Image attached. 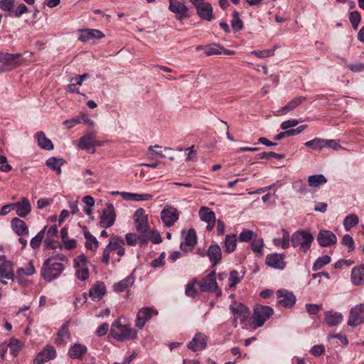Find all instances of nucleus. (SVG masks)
Here are the masks:
<instances>
[{"label":"nucleus","mask_w":364,"mask_h":364,"mask_svg":"<svg viewBox=\"0 0 364 364\" xmlns=\"http://www.w3.org/2000/svg\"><path fill=\"white\" fill-rule=\"evenodd\" d=\"M231 26L235 31H240L243 28V23L239 16V13L237 11H233Z\"/></svg>","instance_id":"nucleus-49"},{"label":"nucleus","mask_w":364,"mask_h":364,"mask_svg":"<svg viewBox=\"0 0 364 364\" xmlns=\"http://www.w3.org/2000/svg\"><path fill=\"white\" fill-rule=\"evenodd\" d=\"M215 271L206 275L199 284L200 290L203 292L214 293L216 296H222V290L217 283Z\"/></svg>","instance_id":"nucleus-5"},{"label":"nucleus","mask_w":364,"mask_h":364,"mask_svg":"<svg viewBox=\"0 0 364 364\" xmlns=\"http://www.w3.org/2000/svg\"><path fill=\"white\" fill-rule=\"evenodd\" d=\"M20 53H9L1 52V63L4 65H11L12 63L18 65L21 62L18 60L21 57Z\"/></svg>","instance_id":"nucleus-35"},{"label":"nucleus","mask_w":364,"mask_h":364,"mask_svg":"<svg viewBox=\"0 0 364 364\" xmlns=\"http://www.w3.org/2000/svg\"><path fill=\"white\" fill-rule=\"evenodd\" d=\"M7 346L10 348L11 353L14 356H16L22 349L20 341L14 338L10 339Z\"/></svg>","instance_id":"nucleus-44"},{"label":"nucleus","mask_w":364,"mask_h":364,"mask_svg":"<svg viewBox=\"0 0 364 364\" xmlns=\"http://www.w3.org/2000/svg\"><path fill=\"white\" fill-rule=\"evenodd\" d=\"M95 134L90 133L80 138L78 146L81 149H86L92 154L95 151Z\"/></svg>","instance_id":"nucleus-22"},{"label":"nucleus","mask_w":364,"mask_h":364,"mask_svg":"<svg viewBox=\"0 0 364 364\" xmlns=\"http://www.w3.org/2000/svg\"><path fill=\"white\" fill-rule=\"evenodd\" d=\"M65 161L63 159L50 157L46 161V165L52 169L56 171L58 174L61 173V166L64 164Z\"/></svg>","instance_id":"nucleus-41"},{"label":"nucleus","mask_w":364,"mask_h":364,"mask_svg":"<svg viewBox=\"0 0 364 364\" xmlns=\"http://www.w3.org/2000/svg\"><path fill=\"white\" fill-rule=\"evenodd\" d=\"M110 333L118 341L132 340L136 338V331L129 325H122L119 318L116 319L111 326Z\"/></svg>","instance_id":"nucleus-2"},{"label":"nucleus","mask_w":364,"mask_h":364,"mask_svg":"<svg viewBox=\"0 0 364 364\" xmlns=\"http://www.w3.org/2000/svg\"><path fill=\"white\" fill-rule=\"evenodd\" d=\"M120 196H122V197L124 200H130V201L150 200L153 198L152 195L148 194V193L139 194V193H128V192H122V193H120Z\"/></svg>","instance_id":"nucleus-30"},{"label":"nucleus","mask_w":364,"mask_h":364,"mask_svg":"<svg viewBox=\"0 0 364 364\" xmlns=\"http://www.w3.org/2000/svg\"><path fill=\"white\" fill-rule=\"evenodd\" d=\"M46 227H45L42 230H41L34 237H33L31 240V246L33 249L38 248L43 239Z\"/></svg>","instance_id":"nucleus-50"},{"label":"nucleus","mask_w":364,"mask_h":364,"mask_svg":"<svg viewBox=\"0 0 364 364\" xmlns=\"http://www.w3.org/2000/svg\"><path fill=\"white\" fill-rule=\"evenodd\" d=\"M243 278V275L240 277L239 272L236 270H232L230 272L229 277V287L230 288L235 287L237 284H239Z\"/></svg>","instance_id":"nucleus-47"},{"label":"nucleus","mask_w":364,"mask_h":364,"mask_svg":"<svg viewBox=\"0 0 364 364\" xmlns=\"http://www.w3.org/2000/svg\"><path fill=\"white\" fill-rule=\"evenodd\" d=\"M350 279L355 286L364 284V265L355 267L352 269Z\"/></svg>","instance_id":"nucleus-29"},{"label":"nucleus","mask_w":364,"mask_h":364,"mask_svg":"<svg viewBox=\"0 0 364 364\" xmlns=\"http://www.w3.org/2000/svg\"><path fill=\"white\" fill-rule=\"evenodd\" d=\"M313 235L307 230H298L291 237V245L294 247H299L301 251H308L314 241Z\"/></svg>","instance_id":"nucleus-3"},{"label":"nucleus","mask_w":364,"mask_h":364,"mask_svg":"<svg viewBox=\"0 0 364 364\" xmlns=\"http://www.w3.org/2000/svg\"><path fill=\"white\" fill-rule=\"evenodd\" d=\"M116 214L113 204L109 203L107 208L102 210L100 218V225L102 228H108L114 223Z\"/></svg>","instance_id":"nucleus-10"},{"label":"nucleus","mask_w":364,"mask_h":364,"mask_svg":"<svg viewBox=\"0 0 364 364\" xmlns=\"http://www.w3.org/2000/svg\"><path fill=\"white\" fill-rule=\"evenodd\" d=\"M28 11V7L24 4H20L16 7V9L14 11V15L15 17L19 18L23 14H26Z\"/></svg>","instance_id":"nucleus-59"},{"label":"nucleus","mask_w":364,"mask_h":364,"mask_svg":"<svg viewBox=\"0 0 364 364\" xmlns=\"http://www.w3.org/2000/svg\"><path fill=\"white\" fill-rule=\"evenodd\" d=\"M185 293L186 295L191 297H194L196 295L197 291L195 288V283L193 282H191L187 284Z\"/></svg>","instance_id":"nucleus-60"},{"label":"nucleus","mask_w":364,"mask_h":364,"mask_svg":"<svg viewBox=\"0 0 364 364\" xmlns=\"http://www.w3.org/2000/svg\"><path fill=\"white\" fill-rule=\"evenodd\" d=\"M36 137L37 139L38 145L43 149L45 150H53V144L52 141L46 136V134L43 132H38L36 134Z\"/></svg>","instance_id":"nucleus-34"},{"label":"nucleus","mask_w":364,"mask_h":364,"mask_svg":"<svg viewBox=\"0 0 364 364\" xmlns=\"http://www.w3.org/2000/svg\"><path fill=\"white\" fill-rule=\"evenodd\" d=\"M87 353V347L80 343H75L69 350L68 355L73 359H80Z\"/></svg>","instance_id":"nucleus-33"},{"label":"nucleus","mask_w":364,"mask_h":364,"mask_svg":"<svg viewBox=\"0 0 364 364\" xmlns=\"http://www.w3.org/2000/svg\"><path fill=\"white\" fill-rule=\"evenodd\" d=\"M284 258V254H269L266 257L265 263L273 268L283 269L286 266Z\"/></svg>","instance_id":"nucleus-19"},{"label":"nucleus","mask_w":364,"mask_h":364,"mask_svg":"<svg viewBox=\"0 0 364 364\" xmlns=\"http://www.w3.org/2000/svg\"><path fill=\"white\" fill-rule=\"evenodd\" d=\"M343 320L341 313L327 311L325 313V321L328 326H335L341 323Z\"/></svg>","instance_id":"nucleus-31"},{"label":"nucleus","mask_w":364,"mask_h":364,"mask_svg":"<svg viewBox=\"0 0 364 364\" xmlns=\"http://www.w3.org/2000/svg\"><path fill=\"white\" fill-rule=\"evenodd\" d=\"M13 210H16L20 218H26L31 211V205L27 198H22L21 201L13 203Z\"/></svg>","instance_id":"nucleus-18"},{"label":"nucleus","mask_w":364,"mask_h":364,"mask_svg":"<svg viewBox=\"0 0 364 364\" xmlns=\"http://www.w3.org/2000/svg\"><path fill=\"white\" fill-rule=\"evenodd\" d=\"M206 346L207 337L201 333H197L188 343L187 347L193 351H198L205 349Z\"/></svg>","instance_id":"nucleus-20"},{"label":"nucleus","mask_w":364,"mask_h":364,"mask_svg":"<svg viewBox=\"0 0 364 364\" xmlns=\"http://www.w3.org/2000/svg\"><path fill=\"white\" fill-rule=\"evenodd\" d=\"M134 281H135V278L132 273L129 276L126 277L125 279L116 283L113 286L114 291H117V292H122V291H125L127 288L132 287L134 284Z\"/></svg>","instance_id":"nucleus-32"},{"label":"nucleus","mask_w":364,"mask_h":364,"mask_svg":"<svg viewBox=\"0 0 364 364\" xmlns=\"http://www.w3.org/2000/svg\"><path fill=\"white\" fill-rule=\"evenodd\" d=\"M65 267L62 262H57L56 258L46 259L41 268V276L47 282L57 279L63 272Z\"/></svg>","instance_id":"nucleus-1"},{"label":"nucleus","mask_w":364,"mask_h":364,"mask_svg":"<svg viewBox=\"0 0 364 364\" xmlns=\"http://www.w3.org/2000/svg\"><path fill=\"white\" fill-rule=\"evenodd\" d=\"M158 311L154 309L152 307H144L139 310L137 315H136V319L135 325L136 326L141 329L146 322L149 321L153 316L157 315Z\"/></svg>","instance_id":"nucleus-12"},{"label":"nucleus","mask_w":364,"mask_h":364,"mask_svg":"<svg viewBox=\"0 0 364 364\" xmlns=\"http://www.w3.org/2000/svg\"><path fill=\"white\" fill-rule=\"evenodd\" d=\"M168 9L176 15L177 20L181 21L188 16V7L177 0H168Z\"/></svg>","instance_id":"nucleus-13"},{"label":"nucleus","mask_w":364,"mask_h":364,"mask_svg":"<svg viewBox=\"0 0 364 364\" xmlns=\"http://www.w3.org/2000/svg\"><path fill=\"white\" fill-rule=\"evenodd\" d=\"M15 274L11 262L6 260L0 264V282L6 284V279L14 280Z\"/></svg>","instance_id":"nucleus-14"},{"label":"nucleus","mask_w":364,"mask_h":364,"mask_svg":"<svg viewBox=\"0 0 364 364\" xmlns=\"http://www.w3.org/2000/svg\"><path fill=\"white\" fill-rule=\"evenodd\" d=\"M306 100V97H296L289 102L284 107H282L280 111L282 112L292 111L305 102Z\"/></svg>","instance_id":"nucleus-36"},{"label":"nucleus","mask_w":364,"mask_h":364,"mask_svg":"<svg viewBox=\"0 0 364 364\" xmlns=\"http://www.w3.org/2000/svg\"><path fill=\"white\" fill-rule=\"evenodd\" d=\"M87 263V258L83 254L77 256L74 259V267L76 268L75 274L80 280L85 281L90 277Z\"/></svg>","instance_id":"nucleus-8"},{"label":"nucleus","mask_w":364,"mask_h":364,"mask_svg":"<svg viewBox=\"0 0 364 364\" xmlns=\"http://www.w3.org/2000/svg\"><path fill=\"white\" fill-rule=\"evenodd\" d=\"M11 226L16 235L21 237L28 236V228L23 220L18 218H14L11 221Z\"/></svg>","instance_id":"nucleus-23"},{"label":"nucleus","mask_w":364,"mask_h":364,"mask_svg":"<svg viewBox=\"0 0 364 364\" xmlns=\"http://www.w3.org/2000/svg\"><path fill=\"white\" fill-rule=\"evenodd\" d=\"M36 273V269L33 261H30L27 263L25 267H21L17 269L16 274L19 277L24 276H31Z\"/></svg>","instance_id":"nucleus-40"},{"label":"nucleus","mask_w":364,"mask_h":364,"mask_svg":"<svg viewBox=\"0 0 364 364\" xmlns=\"http://www.w3.org/2000/svg\"><path fill=\"white\" fill-rule=\"evenodd\" d=\"M264 243L262 239L254 240L251 244V248L255 253H262Z\"/></svg>","instance_id":"nucleus-54"},{"label":"nucleus","mask_w":364,"mask_h":364,"mask_svg":"<svg viewBox=\"0 0 364 364\" xmlns=\"http://www.w3.org/2000/svg\"><path fill=\"white\" fill-rule=\"evenodd\" d=\"M282 238H274L273 243L275 246L281 247L282 249H287L289 247V233L285 229H282Z\"/></svg>","instance_id":"nucleus-39"},{"label":"nucleus","mask_w":364,"mask_h":364,"mask_svg":"<svg viewBox=\"0 0 364 364\" xmlns=\"http://www.w3.org/2000/svg\"><path fill=\"white\" fill-rule=\"evenodd\" d=\"M127 244L130 246H134L137 243V237L135 234L129 232L125 235Z\"/></svg>","instance_id":"nucleus-63"},{"label":"nucleus","mask_w":364,"mask_h":364,"mask_svg":"<svg viewBox=\"0 0 364 364\" xmlns=\"http://www.w3.org/2000/svg\"><path fill=\"white\" fill-rule=\"evenodd\" d=\"M317 241L321 247H328L336 243L337 237L333 232L321 230L318 234Z\"/></svg>","instance_id":"nucleus-15"},{"label":"nucleus","mask_w":364,"mask_h":364,"mask_svg":"<svg viewBox=\"0 0 364 364\" xmlns=\"http://www.w3.org/2000/svg\"><path fill=\"white\" fill-rule=\"evenodd\" d=\"M56 356V351L51 346H46L33 360V364H43Z\"/></svg>","instance_id":"nucleus-17"},{"label":"nucleus","mask_w":364,"mask_h":364,"mask_svg":"<svg viewBox=\"0 0 364 364\" xmlns=\"http://www.w3.org/2000/svg\"><path fill=\"white\" fill-rule=\"evenodd\" d=\"M196 7L197 14L203 20L210 21L214 18L212 5L204 0H190Z\"/></svg>","instance_id":"nucleus-6"},{"label":"nucleus","mask_w":364,"mask_h":364,"mask_svg":"<svg viewBox=\"0 0 364 364\" xmlns=\"http://www.w3.org/2000/svg\"><path fill=\"white\" fill-rule=\"evenodd\" d=\"M273 313V309L269 306L256 305L252 317V327L256 329L262 326Z\"/></svg>","instance_id":"nucleus-4"},{"label":"nucleus","mask_w":364,"mask_h":364,"mask_svg":"<svg viewBox=\"0 0 364 364\" xmlns=\"http://www.w3.org/2000/svg\"><path fill=\"white\" fill-rule=\"evenodd\" d=\"M349 20L354 29H357L361 20V16L358 11H352L349 14Z\"/></svg>","instance_id":"nucleus-53"},{"label":"nucleus","mask_w":364,"mask_h":364,"mask_svg":"<svg viewBox=\"0 0 364 364\" xmlns=\"http://www.w3.org/2000/svg\"><path fill=\"white\" fill-rule=\"evenodd\" d=\"M232 312L243 321L250 314L249 309L242 303H234L230 306Z\"/></svg>","instance_id":"nucleus-27"},{"label":"nucleus","mask_w":364,"mask_h":364,"mask_svg":"<svg viewBox=\"0 0 364 364\" xmlns=\"http://www.w3.org/2000/svg\"><path fill=\"white\" fill-rule=\"evenodd\" d=\"M207 255L212 263L213 267L218 264L222 258V252L218 245H210L207 251Z\"/></svg>","instance_id":"nucleus-26"},{"label":"nucleus","mask_w":364,"mask_h":364,"mask_svg":"<svg viewBox=\"0 0 364 364\" xmlns=\"http://www.w3.org/2000/svg\"><path fill=\"white\" fill-rule=\"evenodd\" d=\"M104 37V34L99 30L85 29L80 31L79 40L82 42H87L93 38L100 39Z\"/></svg>","instance_id":"nucleus-28"},{"label":"nucleus","mask_w":364,"mask_h":364,"mask_svg":"<svg viewBox=\"0 0 364 364\" xmlns=\"http://www.w3.org/2000/svg\"><path fill=\"white\" fill-rule=\"evenodd\" d=\"M359 219L355 214L348 215L343 220V226L346 231H349L352 228L358 224Z\"/></svg>","instance_id":"nucleus-43"},{"label":"nucleus","mask_w":364,"mask_h":364,"mask_svg":"<svg viewBox=\"0 0 364 364\" xmlns=\"http://www.w3.org/2000/svg\"><path fill=\"white\" fill-rule=\"evenodd\" d=\"M331 262V257L328 255H324L318 257L313 264V270L316 271L321 269L324 265Z\"/></svg>","instance_id":"nucleus-46"},{"label":"nucleus","mask_w":364,"mask_h":364,"mask_svg":"<svg viewBox=\"0 0 364 364\" xmlns=\"http://www.w3.org/2000/svg\"><path fill=\"white\" fill-rule=\"evenodd\" d=\"M237 246L236 235H227L224 240L225 252L231 253L235 251Z\"/></svg>","instance_id":"nucleus-38"},{"label":"nucleus","mask_w":364,"mask_h":364,"mask_svg":"<svg viewBox=\"0 0 364 364\" xmlns=\"http://www.w3.org/2000/svg\"><path fill=\"white\" fill-rule=\"evenodd\" d=\"M14 4V0H0V9L3 11H11Z\"/></svg>","instance_id":"nucleus-58"},{"label":"nucleus","mask_w":364,"mask_h":364,"mask_svg":"<svg viewBox=\"0 0 364 364\" xmlns=\"http://www.w3.org/2000/svg\"><path fill=\"white\" fill-rule=\"evenodd\" d=\"M124 245V240L117 236L112 237L109 243L107 245L108 247L111 248L112 251L117 250L119 248H120L122 246Z\"/></svg>","instance_id":"nucleus-48"},{"label":"nucleus","mask_w":364,"mask_h":364,"mask_svg":"<svg viewBox=\"0 0 364 364\" xmlns=\"http://www.w3.org/2000/svg\"><path fill=\"white\" fill-rule=\"evenodd\" d=\"M134 220L136 223L137 232L141 233L143 236H146V240H149L150 237L146 235L149 228L148 217L145 215V211L143 208H139L135 211L134 214Z\"/></svg>","instance_id":"nucleus-7"},{"label":"nucleus","mask_w":364,"mask_h":364,"mask_svg":"<svg viewBox=\"0 0 364 364\" xmlns=\"http://www.w3.org/2000/svg\"><path fill=\"white\" fill-rule=\"evenodd\" d=\"M223 48L218 45H210L205 48V53L210 56L213 55H220L223 53Z\"/></svg>","instance_id":"nucleus-52"},{"label":"nucleus","mask_w":364,"mask_h":364,"mask_svg":"<svg viewBox=\"0 0 364 364\" xmlns=\"http://www.w3.org/2000/svg\"><path fill=\"white\" fill-rule=\"evenodd\" d=\"M161 218L166 227H171L178 220V210L171 205H166L161 212Z\"/></svg>","instance_id":"nucleus-11"},{"label":"nucleus","mask_w":364,"mask_h":364,"mask_svg":"<svg viewBox=\"0 0 364 364\" xmlns=\"http://www.w3.org/2000/svg\"><path fill=\"white\" fill-rule=\"evenodd\" d=\"M325 147H329L333 150H338L341 148L340 140L338 139H324Z\"/></svg>","instance_id":"nucleus-56"},{"label":"nucleus","mask_w":364,"mask_h":364,"mask_svg":"<svg viewBox=\"0 0 364 364\" xmlns=\"http://www.w3.org/2000/svg\"><path fill=\"white\" fill-rule=\"evenodd\" d=\"M299 123V122L297 119L287 120L282 123L281 128L283 130H288L289 128L296 126Z\"/></svg>","instance_id":"nucleus-61"},{"label":"nucleus","mask_w":364,"mask_h":364,"mask_svg":"<svg viewBox=\"0 0 364 364\" xmlns=\"http://www.w3.org/2000/svg\"><path fill=\"white\" fill-rule=\"evenodd\" d=\"M254 237H256V234L252 230L246 229L240 233L238 240L240 242H250Z\"/></svg>","instance_id":"nucleus-51"},{"label":"nucleus","mask_w":364,"mask_h":364,"mask_svg":"<svg viewBox=\"0 0 364 364\" xmlns=\"http://www.w3.org/2000/svg\"><path fill=\"white\" fill-rule=\"evenodd\" d=\"M278 303L283 306H292L296 301L295 296L286 289H280L277 291Z\"/></svg>","instance_id":"nucleus-21"},{"label":"nucleus","mask_w":364,"mask_h":364,"mask_svg":"<svg viewBox=\"0 0 364 364\" xmlns=\"http://www.w3.org/2000/svg\"><path fill=\"white\" fill-rule=\"evenodd\" d=\"M52 202V199L41 198L37 200V207L39 209H42L50 205Z\"/></svg>","instance_id":"nucleus-64"},{"label":"nucleus","mask_w":364,"mask_h":364,"mask_svg":"<svg viewBox=\"0 0 364 364\" xmlns=\"http://www.w3.org/2000/svg\"><path fill=\"white\" fill-rule=\"evenodd\" d=\"M364 323V304H357L350 310L348 325L356 327Z\"/></svg>","instance_id":"nucleus-9"},{"label":"nucleus","mask_w":364,"mask_h":364,"mask_svg":"<svg viewBox=\"0 0 364 364\" xmlns=\"http://www.w3.org/2000/svg\"><path fill=\"white\" fill-rule=\"evenodd\" d=\"M342 244L344 245H346L349 248V252L352 251L354 250L355 248V246H354V241H353V237L348 235V234H346L343 237V239H342Z\"/></svg>","instance_id":"nucleus-55"},{"label":"nucleus","mask_w":364,"mask_h":364,"mask_svg":"<svg viewBox=\"0 0 364 364\" xmlns=\"http://www.w3.org/2000/svg\"><path fill=\"white\" fill-rule=\"evenodd\" d=\"M197 236L195 230L190 229L186 237L184 242L181 243L180 247L183 251L191 250L196 244Z\"/></svg>","instance_id":"nucleus-25"},{"label":"nucleus","mask_w":364,"mask_h":364,"mask_svg":"<svg viewBox=\"0 0 364 364\" xmlns=\"http://www.w3.org/2000/svg\"><path fill=\"white\" fill-rule=\"evenodd\" d=\"M305 146L311 147L316 150H321L325 147V142L323 139L315 138L312 140L308 141L305 143Z\"/></svg>","instance_id":"nucleus-45"},{"label":"nucleus","mask_w":364,"mask_h":364,"mask_svg":"<svg viewBox=\"0 0 364 364\" xmlns=\"http://www.w3.org/2000/svg\"><path fill=\"white\" fill-rule=\"evenodd\" d=\"M325 351L324 346L323 345L314 346L311 349V353L314 356H320Z\"/></svg>","instance_id":"nucleus-62"},{"label":"nucleus","mask_w":364,"mask_h":364,"mask_svg":"<svg viewBox=\"0 0 364 364\" xmlns=\"http://www.w3.org/2000/svg\"><path fill=\"white\" fill-rule=\"evenodd\" d=\"M199 217L201 220L207 223V230H213L215 223V213L208 207L203 206L199 210Z\"/></svg>","instance_id":"nucleus-16"},{"label":"nucleus","mask_w":364,"mask_h":364,"mask_svg":"<svg viewBox=\"0 0 364 364\" xmlns=\"http://www.w3.org/2000/svg\"><path fill=\"white\" fill-rule=\"evenodd\" d=\"M106 287L102 282H97L89 290V296L92 301H100L106 293Z\"/></svg>","instance_id":"nucleus-24"},{"label":"nucleus","mask_w":364,"mask_h":364,"mask_svg":"<svg viewBox=\"0 0 364 364\" xmlns=\"http://www.w3.org/2000/svg\"><path fill=\"white\" fill-rule=\"evenodd\" d=\"M326 182L327 179L323 174L312 175L308 178V183L311 187H318Z\"/></svg>","instance_id":"nucleus-42"},{"label":"nucleus","mask_w":364,"mask_h":364,"mask_svg":"<svg viewBox=\"0 0 364 364\" xmlns=\"http://www.w3.org/2000/svg\"><path fill=\"white\" fill-rule=\"evenodd\" d=\"M85 247L88 250L95 251L98 248V241L97 238L94 236L91 239L86 240Z\"/></svg>","instance_id":"nucleus-57"},{"label":"nucleus","mask_w":364,"mask_h":364,"mask_svg":"<svg viewBox=\"0 0 364 364\" xmlns=\"http://www.w3.org/2000/svg\"><path fill=\"white\" fill-rule=\"evenodd\" d=\"M69 323L70 321L65 322L58 330V336L55 339V343L61 344L63 341L70 338V335L68 330Z\"/></svg>","instance_id":"nucleus-37"}]
</instances>
